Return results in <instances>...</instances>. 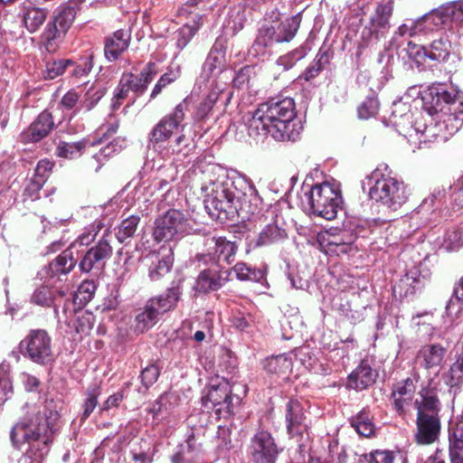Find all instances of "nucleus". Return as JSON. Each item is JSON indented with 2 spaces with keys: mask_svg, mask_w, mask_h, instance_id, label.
I'll use <instances>...</instances> for the list:
<instances>
[{
  "mask_svg": "<svg viewBox=\"0 0 463 463\" xmlns=\"http://www.w3.org/2000/svg\"><path fill=\"white\" fill-rule=\"evenodd\" d=\"M54 128L52 114L44 110L22 132L21 139L24 143H34L46 137Z\"/></svg>",
  "mask_w": 463,
  "mask_h": 463,
  "instance_id": "a211bd4d",
  "label": "nucleus"
},
{
  "mask_svg": "<svg viewBox=\"0 0 463 463\" xmlns=\"http://www.w3.org/2000/svg\"><path fill=\"white\" fill-rule=\"evenodd\" d=\"M77 259L73 256L71 249L63 250L54 260L44 266L39 272L41 280L56 286L62 281V277L67 276L76 266Z\"/></svg>",
  "mask_w": 463,
  "mask_h": 463,
  "instance_id": "ddd939ff",
  "label": "nucleus"
},
{
  "mask_svg": "<svg viewBox=\"0 0 463 463\" xmlns=\"http://www.w3.org/2000/svg\"><path fill=\"white\" fill-rule=\"evenodd\" d=\"M199 29L198 25L184 24L175 33V45L179 50H183L191 41Z\"/></svg>",
  "mask_w": 463,
  "mask_h": 463,
  "instance_id": "6e6d98bb",
  "label": "nucleus"
},
{
  "mask_svg": "<svg viewBox=\"0 0 463 463\" xmlns=\"http://www.w3.org/2000/svg\"><path fill=\"white\" fill-rule=\"evenodd\" d=\"M288 238L286 230L277 222L267 224L254 242V248L283 242Z\"/></svg>",
  "mask_w": 463,
  "mask_h": 463,
  "instance_id": "7c9ffc66",
  "label": "nucleus"
},
{
  "mask_svg": "<svg viewBox=\"0 0 463 463\" xmlns=\"http://www.w3.org/2000/svg\"><path fill=\"white\" fill-rule=\"evenodd\" d=\"M311 213L331 221L336 217L342 203L340 191L328 183L312 186L308 194Z\"/></svg>",
  "mask_w": 463,
  "mask_h": 463,
  "instance_id": "1a4fd4ad",
  "label": "nucleus"
},
{
  "mask_svg": "<svg viewBox=\"0 0 463 463\" xmlns=\"http://www.w3.org/2000/svg\"><path fill=\"white\" fill-rule=\"evenodd\" d=\"M296 105L292 98H277L264 102L251 115L249 123L250 134H269L278 141L295 140L298 134L292 121L296 118Z\"/></svg>",
  "mask_w": 463,
  "mask_h": 463,
  "instance_id": "f03ea898",
  "label": "nucleus"
},
{
  "mask_svg": "<svg viewBox=\"0 0 463 463\" xmlns=\"http://www.w3.org/2000/svg\"><path fill=\"white\" fill-rule=\"evenodd\" d=\"M378 373L373 370L367 361H362L360 364L349 374L347 387L356 391H363L373 385Z\"/></svg>",
  "mask_w": 463,
  "mask_h": 463,
  "instance_id": "412c9836",
  "label": "nucleus"
},
{
  "mask_svg": "<svg viewBox=\"0 0 463 463\" xmlns=\"http://www.w3.org/2000/svg\"><path fill=\"white\" fill-rule=\"evenodd\" d=\"M425 27L422 26V21L418 19L417 21H410L409 23L403 24L395 32L396 35L405 36L408 35L412 37L419 33L424 32Z\"/></svg>",
  "mask_w": 463,
  "mask_h": 463,
  "instance_id": "680f3d73",
  "label": "nucleus"
},
{
  "mask_svg": "<svg viewBox=\"0 0 463 463\" xmlns=\"http://www.w3.org/2000/svg\"><path fill=\"white\" fill-rule=\"evenodd\" d=\"M463 383V352L457 357L450 365L448 375V384L451 387Z\"/></svg>",
  "mask_w": 463,
  "mask_h": 463,
  "instance_id": "5fc2aeb1",
  "label": "nucleus"
},
{
  "mask_svg": "<svg viewBox=\"0 0 463 463\" xmlns=\"http://www.w3.org/2000/svg\"><path fill=\"white\" fill-rule=\"evenodd\" d=\"M446 10L447 5H444L430 14L421 17L420 20L422 21V26L425 27V30H433V27H430L431 24L438 28L448 25L450 22H454L452 15L447 14Z\"/></svg>",
  "mask_w": 463,
  "mask_h": 463,
  "instance_id": "4c0bfd02",
  "label": "nucleus"
},
{
  "mask_svg": "<svg viewBox=\"0 0 463 463\" xmlns=\"http://www.w3.org/2000/svg\"><path fill=\"white\" fill-rule=\"evenodd\" d=\"M22 354L32 362L46 365L54 359L52 338L43 329L32 330L20 343Z\"/></svg>",
  "mask_w": 463,
  "mask_h": 463,
  "instance_id": "9d476101",
  "label": "nucleus"
},
{
  "mask_svg": "<svg viewBox=\"0 0 463 463\" xmlns=\"http://www.w3.org/2000/svg\"><path fill=\"white\" fill-rule=\"evenodd\" d=\"M351 426L363 437H371L374 433L369 411L364 409L356 416L351 419Z\"/></svg>",
  "mask_w": 463,
  "mask_h": 463,
  "instance_id": "a19ab883",
  "label": "nucleus"
},
{
  "mask_svg": "<svg viewBox=\"0 0 463 463\" xmlns=\"http://www.w3.org/2000/svg\"><path fill=\"white\" fill-rule=\"evenodd\" d=\"M215 253L217 264L200 272L194 288L201 293L216 290L229 280L232 268L230 257L232 256V242L223 237H219L215 241Z\"/></svg>",
  "mask_w": 463,
  "mask_h": 463,
  "instance_id": "39448f33",
  "label": "nucleus"
},
{
  "mask_svg": "<svg viewBox=\"0 0 463 463\" xmlns=\"http://www.w3.org/2000/svg\"><path fill=\"white\" fill-rule=\"evenodd\" d=\"M182 295V288L180 285L173 286L163 293L162 295L149 299L152 304L156 307L160 314H164L171 309H174L179 301Z\"/></svg>",
  "mask_w": 463,
  "mask_h": 463,
  "instance_id": "473e14b6",
  "label": "nucleus"
},
{
  "mask_svg": "<svg viewBox=\"0 0 463 463\" xmlns=\"http://www.w3.org/2000/svg\"><path fill=\"white\" fill-rule=\"evenodd\" d=\"M442 246L448 251L463 247V223L446 232Z\"/></svg>",
  "mask_w": 463,
  "mask_h": 463,
  "instance_id": "de8ad7c7",
  "label": "nucleus"
},
{
  "mask_svg": "<svg viewBox=\"0 0 463 463\" xmlns=\"http://www.w3.org/2000/svg\"><path fill=\"white\" fill-rule=\"evenodd\" d=\"M73 61L71 60H54L46 63L45 78L53 80L64 73L69 69V66H72Z\"/></svg>",
  "mask_w": 463,
  "mask_h": 463,
  "instance_id": "603ef678",
  "label": "nucleus"
},
{
  "mask_svg": "<svg viewBox=\"0 0 463 463\" xmlns=\"http://www.w3.org/2000/svg\"><path fill=\"white\" fill-rule=\"evenodd\" d=\"M109 237H110V233L109 230H105L99 241L82 254L79 261L81 272L99 271L104 268L106 261L112 255V246Z\"/></svg>",
  "mask_w": 463,
  "mask_h": 463,
  "instance_id": "f8f14e48",
  "label": "nucleus"
},
{
  "mask_svg": "<svg viewBox=\"0 0 463 463\" xmlns=\"http://www.w3.org/2000/svg\"><path fill=\"white\" fill-rule=\"evenodd\" d=\"M204 208L208 214L222 223L230 220L232 196L222 191L220 196H214L204 201Z\"/></svg>",
  "mask_w": 463,
  "mask_h": 463,
  "instance_id": "4be33fe9",
  "label": "nucleus"
},
{
  "mask_svg": "<svg viewBox=\"0 0 463 463\" xmlns=\"http://www.w3.org/2000/svg\"><path fill=\"white\" fill-rule=\"evenodd\" d=\"M153 260L149 266L148 277L152 281H157L165 276L172 269L174 256L170 248L166 254L161 251L152 256Z\"/></svg>",
  "mask_w": 463,
  "mask_h": 463,
  "instance_id": "c85d7f7f",
  "label": "nucleus"
},
{
  "mask_svg": "<svg viewBox=\"0 0 463 463\" xmlns=\"http://www.w3.org/2000/svg\"><path fill=\"white\" fill-rule=\"evenodd\" d=\"M191 230L184 213L171 208L156 218L153 238L157 242L175 241L190 233Z\"/></svg>",
  "mask_w": 463,
  "mask_h": 463,
  "instance_id": "6e6552de",
  "label": "nucleus"
},
{
  "mask_svg": "<svg viewBox=\"0 0 463 463\" xmlns=\"http://www.w3.org/2000/svg\"><path fill=\"white\" fill-rule=\"evenodd\" d=\"M345 239L344 234H333L328 232H319L317 236V242L321 250L332 253H347L351 249L353 242L352 236L347 235Z\"/></svg>",
  "mask_w": 463,
  "mask_h": 463,
  "instance_id": "b1692460",
  "label": "nucleus"
},
{
  "mask_svg": "<svg viewBox=\"0 0 463 463\" xmlns=\"http://www.w3.org/2000/svg\"><path fill=\"white\" fill-rule=\"evenodd\" d=\"M456 303L459 305L458 312H460L463 309V276L456 283L453 289V298L449 301L446 307L448 315H451Z\"/></svg>",
  "mask_w": 463,
  "mask_h": 463,
  "instance_id": "e2e57ef3",
  "label": "nucleus"
},
{
  "mask_svg": "<svg viewBox=\"0 0 463 463\" xmlns=\"http://www.w3.org/2000/svg\"><path fill=\"white\" fill-rule=\"evenodd\" d=\"M392 10V0H388L387 2L378 4L374 14L370 18V24L383 35L390 27V18Z\"/></svg>",
  "mask_w": 463,
  "mask_h": 463,
  "instance_id": "2f4dec72",
  "label": "nucleus"
},
{
  "mask_svg": "<svg viewBox=\"0 0 463 463\" xmlns=\"http://www.w3.org/2000/svg\"><path fill=\"white\" fill-rule=\"evenodd\" d=\"M333 58V52L329 49H320L314 61L299 76V79H304L309 81L316 77L330 63Z\"/></svg>",
  "mask_w": 463,
  "mask_h": 463,
  "instance_id": "72a5a7b5",
  "label": "nucleus"
},
{
  "mask_svg": "<svg viewBox=\"0 0 463 463\" xmlns=\"http://www.w3.org/2000/svg\"><path fill=\"white\" fill-rule=\"evenodd\" d=\"M76 14V7L70 4L56 9L52 20L47 24L41 36L42 43L48 52H55L58 50Z\"/></svg>",
  "mask_w": 463,
  "mask_h": 463,
  "instance_id": "0eeeda50",
  "label": "nucleus"
},
{
  "mask_svg": "<svg viewBox=\"0 0 463 463\" xmlns=\"http://www.w3.org/2000/svg\"><path fill=\"white\" fill-rule=\"evenodd\" d=\"M378 99L374 93H371L357 108L358 118L361 119H368L374 117L378 113Z\"/></svg>",
  "mask_w": 463,
  "mask_h": 463,
  "instance_id": "8fccbe9b",
  "label": "nucleus"
},
{
  "mask_svg": "<svg viewBox=\"0 0 463 463\" xmlns=\"http://www.w3.org/2000/svg\"><path fill=\"white\" fill-rule=\"evenodd\" d=\"M450 52V43L446 38L434 40L428 49L429 59L436 61H444Z\"/></svg>",
  "mask_w": 463,
  "mask_h": 463,
  "instance_id": "49530a36",
  "label": "nucleus"
},
{
  "mask_svg": "<svg viewBox=\"0 0 463 463\" xmlns=\"http://www.w3.org/2000/svg\"><path fill=\"white\" fill-rule=\"evenodd\" d=\"M417 382L418 377H408L393 386L392 392V404L399 416L404 417L414 407Z\"/></svg>",
  "mask_w": 463,
  "mask_h": 463,
  "instance_id": "dca6fc26",
  "label": "nucleus"
},
{
  "mask_svg": "<svg viewBox=\"0 0 463 463\" xmlns=\"http://www.w3.org/2000/svg\"><path fill=\"white\" fill-rule=\"evenodd\" d=\"M447 348L439 344L425 345L417 354L418 362L426 370L436 368L441 365Z\"/></svg>",
  "mask_w": 463,
  "mask_h": 463,
  "instance_id": "bb28decb",
  "label": "nucleus"
},
{
  "mask_svg": "<svg viewBox=\"0 0 463 463\" xmlns=\"http://www.w3.org/2000/svg\"><path fill=\"white\" fill-rule=\"evenodd\" d=\"M140 222L138 215H130L124 219L116 229V238L118 242L128 244L137 232Z\"/></svg>",
  "mask_w": 463,
  "mask_h": 463,
  "instance_id": "ea45409f",
  "label": "nucleus"
},
{
  "mask_svg": "<svg viewBox=\"0 0 463 463\" xmlns=\"http://www.w3.org/2000/svg\"><path fill=\"white\" fill-rule=\"evenodd\" d=\"M390 121L399 133L410 129L412 126V115L409 104L402 101H394L392 103Z\"/></svg>",
  "mask_w": 463,
  "mask_h": 463,
  "instance_id": "c756f323",
  "label": "nucleus"
},
{
  "mask_svg": "<svg viewBox=\"0 0 463 463\" xmlns=\"http://www.w3.org/2000/svg\"><path fill=\"white\" fill-rule=\"evenodd\" d=\"M409 59L418 65L422 64L426 58H429L428 50L419 44L410 42L405 49Z\"/></svg>",
  "mask_w": 463,
  "mask_h": 463,
  "instance_id": "13d9d810",
  "label": "nucleus"
},
{
  "mask_svg": "<svg viewBox=\"0 0 463 463\" xmlns=\"http://www.w3.org/2000/svg\"><path fill=\"white\" fill-rule=\"evenodd\" d=\"M123 143L124 140L120 138H115L107 146L101 147L99 153L95 154L92 156L90 162V164L94 162L97 164V165L94 168V172L97 173L101 168L102 165L104 164V161H106L108 158L113 156L116 154H118L123 148Z\"/></svg>",
  "mask_w": 463,
  "mask_h": 463,
  "instance_id": "58836bf2",
  "label": "nucleus"
},
{
  "mask_svg": "<svg viewBox=\"0 0 463 463\" xmlns=\"http://www.w3.org/2000/svg\"><path fill=\"white\" fill-rule=\"evenodd\" d=\"M232 401L230 400V395L226 394L225 399L222 402H218L214 404V414L218 420H225L229 422V424L219 425L218 426V437L222 438L226 430H230V427L232 426L231 418H232Z\"/></svg>",
  "mask_w": 463,
  "mask_h": 463,
  "instance_id": "c03bdc74",
  "label": "nucleus"
},
{
  "mask_svg": "<svg viewBox=\"0 0 463 463\" xmlns=\"http://www.w3.org/2000/svg\"><path fill=\"white\" fill-rule=\"evenodd\" d=\"M105 90L101 87L91 86L80 100V107L86 111L91 110L102 99Z\"/></svg>",
  "mask_w": 463,
  "mask_h": 463,
  "instance_id": "864d4df0",
  "label": "nucleus"
},
{
  "mask_svg": "<svg viewBox=\"0 0 463 463\" xmlns=\"http://www.w3.org/2000/svg\"><path fill=\"white\" fill-rule=\"evenodd\" d=\"M422 99L429 114L442 112L448 107L449 118L458 122L459 126L463 124V92L457 86L432 83L424 91Z\"/></svg>",
  "mask_w": 463,
  "mask_h": 463,
  "instance_id": "7ed1b4c3",
  "label": "nucleus"
},
{
  "mask_svg": "<svg viewBox=\"0 0 463 463\" xmlns=\"http://www.w3.org/2000/svg\"><path fill=\"white\" fill-rule=\"evenodd\" d=\"M449 456L450 463H463V420L449 423Z\"/></svg>",
  "mask_w": 463,
  "mask_h": 463,
  "instance_id": "a878e982",
  "label": "nucleus"
},
{
  "mask_svg": "<svg viewBox=\"0 0 463 463\" xmlns=\"http://www.w3.org/2000/svg\"><path fill=\"white\" fill-rule=\"evenodd\" d=\"M48 10L45 8L30 6L24 10L23 22L25 28L31 33H35L45 22Z\"/></svg>",
  "mask_w": 463,
  "mask_h": 463,
  "instance_id": "c9c22d12",
  "label": "nucleus"
},
{
  "mask_svg": "<svg viewBox=\"0 0 463 463\" xmlns=\"http://www.w3.org/2000/svg\"><path fill=\"white\" fill-rule=\"evenodd\" d=\"M156 72V64L148 62L139 74L127 73L123 74L122 78L131 91L141 95L146 90L148 84L154 80Z\"/></svg>",
  "mask_w": 463,
  "mask_h": 463,
  "instance_id": "5701e85b",
  "label": "nucleus"
},
{
  "mask_svg": "<svg viewBox=\"0 0 463 463\" xmlns=\"http://www.w3.org/2000/svg\"><path fill=\"white\" fill-rule=\"evenodd\" d=\"M185 109V103H179L171 113L163 117L154 126L147 137L149 146H156L158 144L164 143L173 136L175 130L182 126Z\"/></svg>",
  "mask_w": 463,
  "mask_h": 463,
  "instance_id": "9b49d317",
  "label": "nucleus"
},
{
  "mask_svg": "<svg viewBox=\"0 0 463 463\" xmlns=\"http://www.w3.org/2000/svg\"><path fill=\"white\" fill-rule=\"evenodd\" d=\"M96 284L92 280H84L76 292V298L80 303L90 301L96 291Z\"/></svg>",
  "mask_w": 463,
  "mask_h": 463,
  "instance_id": "0e129e2a",
  "label": "nucleus"
},
{
  "mask_svg": "<svg viewBox=\"0 0 463 463\" xmlns=\"http://www.w3.org/2000/svg\"><path fill=\"white\" fill-rule=\"evenodd\" d=\"M131 39L129 31L118 30L109 36L105 42L104 52L107 60L114 61L125 52Z\"/></svg>",
  "mask_w": 463,
  "mask_h": 463,
  "instance_id": "393cba45",
  "label": "nucleus"
},
{
  "mask_svg": "<svg viewBox=\"0 0 463 463\" xmlns=\"http://www.w3.org/2000/svg\"><path fill=\"white\" fill-rule=\"evenodd\" d=\"M233 272L240 280L260 281L264 278L261 269H252L245 263L240 262L233 266Z\"/></svg>",
  "mask_w": 463,
  "mask_h": 463,
  "instance_id": "09e8293b",
  "label": "nucleus"
},
{
  "mask_svg": "<svg viewBox=\"0 0 463 463\" xmlns=\"http://www.w3.org/2000/svg\"><path fill=\"white\" fill-rule=\"evenodd\" d=\"M92 59V54H89L80 59V64L75 65L73 62L72 66H69V68H72L71 71V75L78 78L87 75L93 67Z\"/></svg>",
  "mask_w": 463,
  "mask_h": 463,
  "instance_id": "69168bd1",
  "label": "nucleus"
},
{
  "mask_svg": "<svg viewBox=\"0 0 463 463\" xmlns=\"http://www.w3.org/2000/svg\"><path fill=\"white\" fill-rule=\"evenodd\" d=\"M307 54L304 48L296 49L286 55L280 56L278 60V64L282 66L285 70L292 68L297 61L303 59Z\"/></svg>",
  "mask_w": 463,
  "mask_h": 463,
  "instance_id": "bf43d9fd",
  "label": "nucleus"
},
{
  "mask_svg": "<svg viewBox=\"0 0 463 463\" xmlns=\"http://www.w3.org/2000/svg\"><path fill=\"white\" fill-rule=\"evenodd\" d=\"M23 409L25 415L12 428L10 439L18 449L25 443L29 445L24 456L25 460L42 463L59 429L60 415L57 411L47 409L46 406L42 411L36 404H25Z\"/></svg>",
  "mask_w": 463,
  "mask_h": 463,
  "instance_id": "f257e3e1",
  "label": "nucleus"
},
{
  "mask_svg": "<svg viewBox=\"0 0 463 463\" xmlns=\"http://www.w3.org/2000/svg\"><path fill=\"white\" fill-rule=\"evenodd\" d=\"M419 396L420 398L414 402L417 417H439L441 404L436 392L432 389L422 388L419 392Z\"/></svg>",
  "mask_w": 463,
  "mask_h": 463,
  "instance_id": "aec40b11",
  "label": "nucleus"
},
{
  "mask_svg": "<svg viewBox=\"0 0 463 463\" xmlns=\"http://www.w3.org/2000/svg\"><path fill=\"white\" fill-rule=\"evenodd\" d=\"M86 147L84 140L77 142L60 141L56 146V156L67 159L76 158L83 153Z\"/></svg>",
  "mask_w": 463,
  "mask_h": 463,
  "instance_id": "a18cd8bd",
  "label": "nucleus"
},
{
  "mask_svg": "<svg viewBox=\"0 0 463 463\" xmlns=\"http://www.w3.org/2000/svg\"><path fill=\"white\" fill-rule=\"evenodd\" d=\"M284 418L288 436L292 439H302L308 429L303 403L297 399H290L287 402Z\"/></svg>",
  "mask_w": 463,
  "mask_h": 463,
  "instance_id": "2eb2a0df",
  "label": "nucleus"
},
{
  "mask_svg": "<svg viewBox=\"0 0 463 463\" xmlns=\"http://www.w3.org/2000/svg\"><path fill=\"white\" fill-rule=\"evenodd\" d=\"M439 417H417L415 441L420 445H430L434 443L440 434Z\"/></svg>",
  "mask_w": 463,
  "mask_h": 463,
  "instance_id": "6ab92c4d",
  "label": "nucleus"
},
{
  "mask_svg": "<svg viewBox=\"0 0 463 463\" xmlns=\"http://www.w3.org/2000/svg\"><path fill=\"white\" fill-rule=\"evenodd\" d=\"M263 366L270 373L286 374L292 369V361L283 354L266 359Z\"/></svg>",
  "mask_w": 463,
  "mask_h": 463,
  "instance_id": "37998d69",
  "label": "nucleus"
},
{
  "mask_svg": "<svg viewBox=\"0 0 463 463\" xmlns=\"http://www.w3.org/2000/svg\"><path fill=\"white\" fill-rule=\"evenodd\" d=\"M180 77V69L177 67L175 70L169 69L167 72L164 73L154 86L150 99H156L165 88L171 83L175 82Z\"/></svg>",
  "mask_w": 463,
  "mask_h": 463,
  "instance_id": "3c124183",
  "label": "nucleus"
},
{
  "mask_svg": "<svg viewBox=\"0 0 463 463\" xmlns=\"http://www.w3.org/2000/svg\"><path fill=\"white\" fill-rule=\"evenodd\" d=\"M226 49V41L222 38H218L203 65V76L205 80L227 70L228 61L225 56Z\"/></svg>",
  "mask_w": 463,
  "mask_h": 463,
  "instance_id": "f3484780",
  "label": "nucleus"
},
{
  "mask_svg": "<svg viewBox=\"0 0 463 463\" xmlns=\"http://www.w3.org/2000/svg\"><path fill=\"white\" fill-rule=\"evenodd\" d=\"M301 23V15L298 14L281 23L274 22L277 43L289 42L298 32Z\"/></svg>",
  "mask_w": 463,
  "mask_h": 463,
  "instance_id": "f704fd0d",
  "label": "nucleus"
},
{
  "mask_svg": "<svg viewBox=\"0 0 463 463\" xmlns=\"http://www.w3.org/2000/svg\"><path fill=\"white\" fill-rule=\"evenodd\" d=\"M160 312L156 307L148 300L144 307V309L136 316V328L140 332H145L154 326L157 321Z\"/></svg>",
  "mask_w": 463,
  "mask_h": 463,
  "instance_id": "e433bc0d",
  "label": "nucleus"
},
{
  "mask_svg": "<svg viewBox=\"0 0 463 463\" xmlns=\"http://www.w3.org/2000/svg\"><path fill=\"white\" fill-rule=\"evenodd\" d=\"M192 441L193 439L189 438L186 441V445L182 446L181 449L173 456V463H191L193 459V456L190 455L192 452Z\"/></svg>",
  "mask_w": 463,
  "mask_h": 463,
  "instance_id": "774afa93",
  "label": "nucleus"
},
{
  "mask_svg": "<svg viewBox=\"0 0 463 463\" xmlns=\"http://www.w3.org/2000/svg\"><path fill=\"white\" fill-rule=\"evenodd\" d=\"M104 223L101 220H95L92 223L84 228L78 238L70 245L69 249L73 250L78 245L88 246L94 241L98 233L103 229Z\"/></svg>",
  "mask_w": 463,
  "mask_h": 463,
  "instance_id": "79ce46f5",
  "label": "nucleus"
},
{
  "mask_svg": "<svg viewBox=\"0 0 463 463\" xmlns=\"http://www.w3.org/2000/svg\"><path fill=\"white\" fill-rule=\"evenodd\" d=\"M53 167V163L47 159L40 160L34 170L33 179L45 184Z\"/></svg>",
  "mask_w": 463,
  "mask_h": 463,
  "instance_id": "338daca9",
  "label": "nucleus"
},
{
  "mask_svg": "<svg viewBox=\"0 0 463 463\" xmlns=\"http://www.w3.org/2000/svg\"><path fill=\"white\" fill-rule=\"evenodd\" d=\"M65 292L59 288L58 285L52 286L49 283L43 281V285L37 288L32 295V302L42 307H52L54 312L57 314L58 309L55 306V299L57 297H63Z\"/></svg>",
  "mask_w": 463,
  "mask_h": 463,
  "instance_id": "cd10ccee",
  "label": "nucleus"
},
{
  "mask_svg": "<svg viewBox=\"0 0 463 463\" xmlns=\"http://www.w3.org/2000/svg\"><path fill=\"white\" fill-rule=\"evenodd\" d=\"M273 43H277L275 24L274 22L272 24H264L259 31L257 43L267 47Z\"/></svg>",
  "mask_w": 463,
  "mask_h": 463,
  "instance_id": "4d7b16f0",
  "label": "nucleus"
},
{
  "mask_svg": "<svg viewBox=\"0 0 463 463\" xmlns=\"http://www.w3.org/2000/svg\"><path fill=\"white\" fill-rule=\"evenodd\" d=\"M159 373V368L154 364L147 365L141 371L139 377L145 390H147L156 382Z\"/></svg>",
  "mask_w": 463,
  "mask_h": 463,
  "instance_id": "052dcab7",
  "label": "nucleus"
},
{
  "mask_svg": "<svg viewBox=\"0 0 463 463\" xmlns=\"http://www.w3.org/2000/svg\"><path fill=\"white\" fill-rule=\"evenodd\" d=\"M259 197L251 181L241 173L233 170V209L242 227L258 210Z\"/></svg>",
  "mask_w": 463,
  "mask_h": 463,
  "instance_id": "423d86ee",
  "label": "nucleus"
},
{
  "mask_svg": "<svg viewBox=\"0 0 463 463\" xmlns=\"http://www.w3.org/2000/svg\"><path fill=\"white\" fill-rule=\"evenodd\" d=\"M372 186L369 190L371 200L385 207L390 212H396L408 200L406 186L402 181L376 169L369 177Z\"/></svg>",
  "mask_w": 463,
  "mask_h": 463,
  "instance_id": "20e7f679",
  "label": "nucleus"
},
{
  "mask_svg": "<svg viewBox=\"0 0 463 463\" xmlns=\"http://www.w3.org/2000/svg\"><path fill=\"white\" fill-rule=\"evenodd\" d=\"M251 456L254 463H275L283 449L279 448L272 435L265 430L251 439Z\"/></svg>",
  "mask_w": 463,
  "mask_h": 463,
  "instance_id": "4468645a",
  "label": "nucleus"
}]
</instances>
